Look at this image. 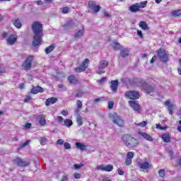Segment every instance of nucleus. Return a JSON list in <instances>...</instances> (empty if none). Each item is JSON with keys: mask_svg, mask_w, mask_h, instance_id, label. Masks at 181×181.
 Here are the masks:
<instances>
[{"mask_svg": "<svg viewBox=\"0 0 181 181\" xmlns=\"http://www.w3.org/2000/svg\"><path fill=\"white\" fill-rule=\"evenodd\" d=\"M32 30L34 33L33 46L36 47L43 42V25L39 21H35L32 25Z\"/></svg>", "mask_w": 181, "mask_h": 181, "instance_id": "nucleus-1", "label": "nucleus"}, {"mask_svg": "<svg viewBox=\"0 0 181 181\" xmlns=\"http://www.w3.org/2000/svg\"><path fill=\"white\" fill-rule=\"evenodd\" d=\"M129 84L130 86H136V87H141L146 91V94H151L155 93V87L149 85L146 81L140 78H134L129 80Z\"/></svg>", "mask_w": 181, "mask_h": 181, "instance_id": "nucleus-2", "label": "nucleus"}, {"mask_svg": "<svg viewBox=\"0 0 181 181\" xmlns=\"http://www.w3.org/2000/svg\"><path fill=\"white\" fill-rule=\"evenodd\" d=\"M120 141L123 144H124L125 146L129 148L130 149L137 148V146L139 145V141L129 134H122L120 137Z\"/></svg>", "mask_w": 181, "mask_h": 181, "instance_id": "nucleus-3", "label": "nucleus"}, {"mask_svg": "<svg viewBox=\"0 0 181 181\" xmlns=\"http://www.w3.org/2000/svg\"><path fill=\"white\" fill-rule=\"evenodd\" d=\"M108 117L111 121H112L113 124H115L117 127H120V128H123V127H124L125 122L121 116L117 114V112L110 113Z\"/></svg>", "mask_w": 181, "mask_h": 181, "instance_id": "nucleus-4", "label": "nucleus"}, {"mask_svg": "<svg viewBox=\"0 0 181 181\" xmlns=\"http://www.w3.org/2000/svg\"><path fill=\"white\" fill-rule=\"evenodd\" d=\"M34 60L35 56L28 55L21 64L23 70H25V71L30 70L32 69V63H33Z\"/></svg>", "mask_w": 181, "mask_h": 181, "instance_id": "nucleus-5", "label": "nucleus"}, {"mask_svg": "<svg viewBox=\"0 0 181 181\" xmlns=\"http://www.w3.org/2000/svg\"><path fill=\"white\" fill-rule=\"evenodd\" d=\"M156 54L160 61L163 63H168L169 62V56L166 54V49L159 48L156 50Z\"/></svg>", "mask_w": 181, "mask_h": 181, "instance_id": "nucleus-6", "label": "nucleus"}, {"mask_svg": "<svg viewBox=\"0 0 181 181\" xmlns=\"http://www.w3.org/2000/svg\"><path fill=\"white\" fill-rule=\"evenodd\" d=\"M89 64L90 59L86 58L84 61L82 62L79 66L74 68V70L75 73H83V71H86V70H87Z\"/></svg>", "mask_w": 181, "mask_h": 181, "instance_id": "nucleus-7", "label": "nucleus"}, {"mask_svg": "<svg viewBox=\"0 0 181 181\" xmlns=\"http://www.w3.org/2000/svg\"><path fill=\"white\" fill-rule=\"evenodd\" d=\"M124 96L129 100H138L141 97V94L136 90H128L125 93Z\"/></svg>", "mask_w": 181, "mask_h": 181, "instance_id": "nucleus-8", "label": "nucleus"}, {"mask_svg": "<svg viewBox=\"0 0 181 181\" xmlns=\"http://www.w3.org/2000/svg\"><path fill=\"white\" fill-rule=\"evenodd\" d=\"M13 161L15 165H17V166H19L20 168H26V166L30 165V163L23 160L21 158H16Z\"/></svg>", "mask_w": 181, "mask_h": 181, "instance_id": "nucleus-9", "label": "nucleus"}, {"mask_svg": "<svg viewBox=\"0 0 181 181\" xmlns=\"http://www.w3.org/2000/svg\"><path fill=\"white\" fill-rule=\"evenodd\" d=\"M96 170H102V172H112L114 170V166L111 164L107 165H99L95 168Z\"/></svg>", "mask_w": 181, "mask_h": 181, "instance_id": "nucleus-10", "label": "nucleus"}, {"mask_svg": "<svg viewBox=\"0 0 181 181\" xmlns=\"http://www.w3.org/2000/svg\"><path fill=\"white\" fill-rule=\"evenodd\" d=\"M88 8L93 11L94 13H98L100 9H101V6L96 5L95 1H90L88 3Z\"/></svg>", "mask_w": 181, "mask_h": 181, "instance_id": "nucleus-11", "label": "nucleus"}, {"mask_svg": "<svg viewBox=\"0 0 181 181\" xmlns=\"http://www.w3.org/2000/svg\"><path fill=\"white\" fill-rule=\"evenodd\" d=\"M137 165L139 169H143V170H146V172H149V169H151V168L153 166L152 164L147 161L143 163L139 162L137 163Z\"/></svg>", "mask_w": 181, "mask_h": 181, "instance_id": "nucleus-12", "label": "nucleus"}, {"mask_svg": "<svg viewBox=\"0 0 181 181\" xmlns=\"http://www.w3.org/2000/svg\"><path fill=\"white\" fill-rule=\"evenodd\" d=\"M129 104L132 110L136 111V112H138L139 114V112H141V105H139V104H138L136 101L129 100Z\"/></svg>", "mask_w": 181, "mask_h": 181, "instance_id": "nucleus-13", "label": "nucleus"}, {"mask_svg": "<svg viewBox=\"0 0 181 181\" xmlns=\"http://www.w3.org/2000/svg\"><path fill=\"white\" fill-rule=\"evenodd\" d=\"M164 105L168 107V110L170 115H173V110H175V105L170 103V100H165L164 103Z\"/></svg>", "mask_w": 181, "mask_h": 181, "instance_id": "nucleus-14", "label": "nucleus"}, {"mask_svg": "<svg viewBox=\"0 0 181 181\" xmlns=\"http://www.w3.org/2000/svg\"><path fill=\"white\" fill-rule=\"evenodd\" d=\"M16 40H18V36L16 35H11L7 38V45L12 46L16 43Z\"/></svg>", "mask_w": 181, "mask_h": 181, "instance_id": "nucleus-15", "label": "nucleus"}, {"mask_svg": "<svg viewBox=\"0 0 181 181\" xmlns=\"http://www.w3.org/2000/svg\"><path fill=\"white\" fill-rule=\"evenodd\" d=\"M129 11L132 12V13H136V12H139L141 11V8H139V4L135 3L134 4H132L129 7Z\"/></svg>", "mask_w": 181, "mask_h": 181, "instance_id": "nucleus-16", "label": "nucleus"}, {"mask_svg": "<svg viewBox=\"0 0 181 181\" xmlns=\"http://www.w3.org/2000/svg\"><path fill=\"white\" fill-rule=\"evenodd\" d=\"M67 80L69 84H74V86L78 84V78L76 77L74 74L68 76Z\"/></svg>", "mask_w": 181, "mask_h": 181, "instance_id": "nucleus-17", "label": "nucleus"}, {"mask_svg": "<svg viewBox=\"0 0 181 181\" xmlns=\"http://www.w3.org/2000/svg\"><path fill=\"white\" fill-rule=\"evenodd\" d=\"M119 85V82L118 80H115L111 81L110 89L112 93H118V86Z\"/></svg>", "mask_w": 181, "mask_h": 181, "instance_id": "nucleus-18", "label": "nucleus"}, {"mask_svg": "<svg viewBox=\"0 0 181 181\" xmlns=\"http://www.w3.org/2000/svg\"><path fill=\"white\" fill-rule=\"evenodd\" d=\"M43 91H45L43 90V88H42V86H34L31 88V94H37L38 93H43Z\"/></svg>", "mask_w": 181, "mask_h": 181, "instance_id": "nucleus-19", "label": "nucleus"}, {"mask_svg": "<svg viewBox=\"0 0 181 181\" xmlns=\"http://www.w3.org/2000/svg\"><path fill=\"white\" fill-rule=\"evenodd\" d=\"M171 136L172 135L170 134H163L161 136V139L163 142H165V144H169L172 142Z\"/></svg>", "mask_w": 181, "mask_h": 181, "instance_id": "nucleus-20", "label": "nucleus"}, {"mask_svg": "<svg viewBox=\"0 0 181 181\" xmlns=\"http://www.w3.org/2000/svg\"><path fill=\"white\" fill-rule=\"evenodd\" d=\"M56 103H57V98L54 97H52L46 100L45 105L47 107H49V105H52V104H56Z\"/></svg>", "mask_w": 181, "mask_h": 181, "instance_id": "nucleus-21", "label": "nucleus"}, {"mask_svg": "<svg viewBox=\"0 0 181 181\" xmlns=\"http://www.w3.org/2000/svg\"><path fill=\"white\" fill-rule=\"evenodd\" d=\"M75 145L76 149H79L81 151H86V148H87V146L83 143L76 142Z\"/></svg>", "mask_w": 181, "mask_h": 181, "instance_id": "nucleus-22", "label": "nucleus"}, {"mask_svg": "<svg viewBox=\"0 0 181 181\" xmlns=\"http://www.w3.org/2000/svg\"><path fill=\"white\" fill-rule=\"evenodd\" d=\"M139 134L143 136V138H144V139H146V141H149L150 142L153 141V138L152 136H151V135H149L147 133L145 132H141L139 133Z\"/></svg>", "mask_w": 181, "mask_h": 181, "instance_id": "nucleus-23", "label": "nucleus"}, {"mask_svg": "<svg viewBox=\"0 0 181 181\" xmlns=\"http://www.w3.org/2000/svg\"><path fill=\"white\" fill-rule=\"evenodd\" d=\"M59 11L62 15H67V13H69L71 11V8L69 6H65L59 8Z\"/></svg>", "mask_w": 181, "mask_h": 181, "instance_id": "nucleus-24", "label": "nucleus"}, {"mask_svg": "<svg viewBox=\"0 0 181 181\" xmlns=\"http://www.w3.org/2000/svg\"><path fill=\"white\" fill-rule=\"evenodd\" d=\"M54 49H56V44H52L49 47H47L45 48L46 54H49V53H52V52H53V50H54Z\"/></svg>", "mask_w": 181, "mask_h": 181, "instance_id": "nucleus-25", "label": "nucleus"}, {"mask_svg": "<svg viewBox=\"0 0 181 181\" xmlns=\"http://www.w3.org/2000/svg\"><path fill=\"white\" fill-rule=\"evenodd\" d=\"M139 26L143 30H149V27L148 26V24H146V21H140L139 23Z\"/></svg>", "mask_w": 181, "mask_h": 181, "instance_id": "nucleus-26", "label": "nucleus"}, {"mask_svg": "<svg viewBox=\"0 0 181 181\" xmlns=\"http://www.w3.org/2000/svg\"><path fill=\"white\" fill-rule=\"evenodd\" d=\"M39 124L41 127H43V125H46V118H45V115H40L39 116Z\"/></svg>", "mask_w": 181, "mask_h": 181, "instance_id": "nucleus-27", "label": "nucleus"}, {"mask_svg": "<svg viewBox=\"0 0 181 181\" xmlns=\"http://www.w3.org/2000/svg\"><path fill=\"white\" fill-rule=\"evenodd\" d=\"M171 15H172V16H173V18H180V16H181V9L173 11L171 12Z\"/></svg>", "mask_w": 181, "mask_h": 181, "instance_id": "nucleus-28", "label": "nucleus"}, {"mask_svg": "<svg viewBox=\"0 0 181 181\" xmlns=\"http://www.w3.org/2000/svg\"><path fill=\"white\" fill-rule=\"evenodd\" d=\"M107 66H108V62L107 60H103L100 62L98 68L100 69H104Z\"/></svg>", "mask_w": 181, "mask_h": 181, "instance_id": "nucleus-29", "label": "nucleus"}, {"mask_svg": "<svg viewBox=\"0 0 181 181\" xmlns=\"http://www.w3.org/2000/svg\"><path fill=\"white\" fill-rule=\"evenodd\" d=\"M120 56L123 58L127 57V56H129V50L128 49H123L120 51Z\"/></svg>", "mask_w": 181, "mask_h": 181, "instance_id": "nucleus-30", "label": "nucleus"}, {"mask_svg": "<svg viewBox=\"0 0 181 181\" xmlns=\"http://www.w3.org/2000/svg\"><path fill=\"white\" fill-rule=\"evenodd\" d=\"M84 35V28L83 27L82 30H79L76 33L74 34V37L79 39L81 36Z\"/></svg>", "mask_w": 181, "mask_h": 181, "instance_id": "nucleus-31", "label": "nucleus"}, {"mask_svg": "<svg viewBox=\"0 0 181 181\" xmlns=\"http://www.w3.org/2000/svg\"><path fill=\"white\" fill-rule=\"evenodd\" d=\"M64 124L65 127H68L69 128H70V127L73 125V120L70 119H66L64 120Z\"/></svg>", "mask_w": 181, "mask_h": 181, "instance_id": "nucleus-32", "label": "nucleus"}, {"mask_svg": "<svg viewBox=\"0 0 181 181\" xmlns=\"http://www.w3.org/2000/svg\"><path fill=\"white\" fill-rule=\"evenodd\" d=\"M13 25L17 29H21L22 28V23H21V21L19 19H16L13 22Z\"/></svg>", "mask_w": 181, "mask_h": 181, "instance_id": "nucleus-33", "label": "nucleus"}, {"mask_svg": "<svg viewBox=\"0 0 181 181\" xmlns=\"http://www.w3.org/2000/svg\"><path fill=\"white\" fill-rule=\"evenodd\" d=\"M76 122L78 127H81V125H83V117H81V116L80 115L77 116Z\"/></svg>", "mask_w": 181, "mask_h": 181, "instance_id": "nucleus-34", "label": "nucleus"}, {"mask_svg": "<svg viewBox=\"0 0 181 181\" xmlns=\"http://www.w3.org/2000/svg\"><path fill=\"white\" fill-rule=\"evenodd\" d=\"M83 95H84V92H83V90H78L76 91L75 97L76 98H81V97H83Z\"/></svg>", "mask_w": 181, "mask_h": 181, "instance_id": "nucleus-35", "label": "nucleus"}, {"mask_svg": "<svg viewBox=\"0 0 181 181\" xmlns=\"http://www.w3.org/2000/svg\"><path fill=\"white\" fill-rule=\"evenodd\" d=\"M139 4V8H146V5L148 4V1H141Z\"/></svg>", "mask_w": 181, "mask_h": 181, "instance_id": "nucleus-36", "label": "nucleus"}, {"mask_svg": "<svg viewBox=\"0 0 181 181\" xmlns=\"http://www.w3.org/2000/svg\"><path fill=\"white\" fill-rule=\"evenodd\" d=\"M29 142H30V141H27L25 143L22 144L21 145V146H19L17 149L18 151H21L22 149H23V148H25V146H28V145H29Z\"/></svg>", "mask_w": 181, "mask_h": 181, "instance_id": "nucleus-37", "label": "nucleus"}, {"mask_svg": "<svg viewBox=\"0 0 181 181\" xmlns=\"http://www.w3.org/2000/svg\"><path fill=\"white\" fill-rule=\"evenodd\" d=\"M136 125L137 127H141V128H145V127H146V125H148V122L146 121H143L139 124H136Z\"/></svg>", "mask_w": 181, "mask_h": 181, "instance_id": "nucleus-38", "label": "nucleus"}, {"mask_svg": "<svg viewBox=\"0 0 181 181\" xmlns=\"http://www.w3.org/2000/svg\"><path fill=\"white\" fill-rule=\"evenodd\" d=\"M84 166V163H81L80 164H74V168L75 170H78V169H81Z\"/></svg>", "mask_w": 181, "mask_h": 181, "instance_id": "nucleus-39", "label": "nucleus"}, {"mask_svg": "<svg viewBox=\"0 0 181 181\" xmlns=\"http://www.w3.org/2000/svg\"><path fill=\"white\" fill-rule=\"evenodd\" d=\"M47 143V138H46V137L40 138V144L41 145L44 146Z\"/></svg>", "mask_w": 181, "mask_h": 181, "instance_id": "nucleus-40", "label": "nucleus"}, {"mask_svg": "<svg viewBox=\"0 0 181 181\" xmlns=\"http://www.w3.org/2000/svg\"><path fill=\"white\" fill-rule=\"evenodd\" d=\"M113 49L115 50H119L121 49V45L118 42H114Z\"/></svg>", "mask_w": 181, "mask_h": 181, "instance_id": "nucleus-41", "label": "nucleus"}, {"mask_svg": "<svg viewBox=\"0 0 181 181\" xmlns=\"http://www.w3.org/2000/svg\"><path fill=\"white\" fill-rule=\"evenodd\" d=\"M76 105H77L78 110H81L83 108V103L81 102V100H78L76 101Z\"/></svg>", "mask_w": 181, "mask_h": 181, "instance_id": "nucleus-42", "label": "nucleus"}, {"mask_svg": "<svg viewBox=\"0 0 181 181\" xmlns=\"http://www.w3.org/2000/svg\"><path fill=\"white\" fill-rule=\"evenodd\" d=\"M125 164L127 166H129V165H132V158H126Z\"/></svg>", "mask_w": 181, "mask_h": 181, "instance_id": "nucleus-43", "label": "nucleus"}, {"mask_svg": "<svg viewBox=\"0 0 181 181\" xmlns=\"http://www.w3.org/2000/svg\"><path fill=\"white\" fill-rule=\"evenodd\" d=\"M134 152L132 151H129L127 154V158L129 159H133L134 158Z\"/></svg>", "mask_w": 181, "mask_h": 181, "instance_id": "nucleus-44", "label": "nucleus"}, {"mask_svg": "<svg viewBox=\"0 0 181 181\" xmlns=\"http://www.w3.org/2000/svg\"><path fill=\"white\" fill-rule=\"evenodd\" d=\"M158 175L160 177H165V170L163 169L159 170Z\"/></svg>", "mask_w": 181, "mask_h": 181, "instance_id": "nucleus-45", "label": "nucleus"}, {"mask_svg": "<svg viewBox=\"0 0 181 181\" xmlns=\"http://www.w3.org/2000/svg\"><path fill=\"white\" fill-rule=\"evenodd\" d=\"M103 16L105 18H111V14L108 13L106 10L103 11Z\"/></svg>", "mask_w": 181, "mask_h": 181, "instance_id": "nucleus-46", "label": "nucleus"}, {"mask_svg": "<svg viewBox=\"0 0 181 181\" xmlns=\"http://www.w3.org/2000/svg\"><path fill=\"white\" fill-rule=\"evenodd\" d=\"M73 23V21L69 20L65 24L63 25L64 28H67L68 26H70Z\"/></svg>", "mask_w": 181, "mask_h": 181, "instance_id": "nucleus-47", "label": "nucleus"}, {"mask_svg": "<svg viewBox=\"0 0 181 181\" xmlns=\"http://www.w3.org/2000/svg\"><path fill=\"white\" fill-rule=\"evenodd\" d=\"M30 100H32V96L26 95L25 98H24V103H29Z\"/></svg>", "mask_w": 181, "mask_h": 181, "instance_id": "nucleus-48", "label": "nucleus"}, {"mask_svg": "<svg viewBox=\"0 0 181 181\" xmlns=\"http://www.w3.org/2000/svg\"><path fill=\"white\" fill-rule=\"evenodd\" d=\"M108 108L109 110H112V108H114V102L112 100L108 103Z\"/></svg>", "mask_w": 181, "mask_h": 181, "instance_id": "nucleus-49", "label": "nucleus"}, {"mask_svg": "<svg viewBox=\"0 0 181 181\" xmlns=\"http://www.w3.org/2000/svg\"><path fill=\"white\" fill-rule=\"evenodd\" d=\"M105 98H97L94 100V102L95 103H100L101 101H105Z\"/></svg>", "mask_w": 181, "mask_h": 181, "instance_id": "nucleus-50", "label": "nucleus"}, {"mask_svg": "<svg viewBox=\"0 0 181 181\" xmlns=\"http://www.w3.org/2000/svg\"><path fill=\"white\" fill-rule=\"evenodd\" d=\"M137 35L140 37V39H144V34H142V31L140 30H137Z\"/></svg>", "mask_w": 181, "mask_h": 181, "instance_id": "nucleus-51", "label": "nucleus"}, {"mask_svg": "<svg viewBox=\"0 0 181 181\" xmlns=\"http://www.w3.org/2000/svg\"><path fill=\"white\" fill-rule=\"evenodd\" d=\"M64 146L65 149H70L71 148V146L69 143H64Z\"/></svg>", "mask_w": 181, "mask_h": 181, "instance_id": "nucleus-52", "label": "nucleus"}, {"mask_svg": "<svg viewBox=\"0 0 181 181\" xmlns=\"http://www.w3.org/2000/svg\"><path fill=\"white\" fill-rule=\"evenodd\" d=\"M74 177L75 179H80V178L81 177V174L75 173L74 174Z\"/></svg>", "mask_w": 181, "mask_h": 181, "instance_id": "nucleus-53", "label": "nucleus"}, {"mask_svg": "<svg viewBox=\"0 0 181 181\" xmlns=\"http://www.w3.org/2000/svg\"><path fill=\"white\" fill-rule=\"evenodd\" d=\"M62 115H64V117H67L69 115V111L67 110H62L61 112Z\"/></svg>", "mask_w": 181, "mask_h": 181, "instance_id": "nucleus-54", "label": "nucleus"}, {"mask_svg": "<svg viewBox=\"0 0 181 181\" xmlns=\"http://www.w3.org/2000/svg\"><path fill=\"white\" fill-rule=\"evenodd\" d=\"M57 144L58 145H63V144H64V141L62 139H59V140H57Z\"/></svg>", "mask_w": 181, "mask_h": 181, "instance_id": "nucleus-55", "label": "nucleus"}, {"mask_svg": "<svg viewBox=\"0 0 181 181\" xmlns=\"http://www.w3.org/2000/svg\"><path fill=\"white\" fill-rule=\"evenodd\" d=\"M31 127H32V124H30V123H26L25 124V129H30V128H31Z\"/></svg>", "mask_w": 181, "mask_h": 181, "instance_id": "nucleus-56", "label": "nucleus"}, {"mask_svg": "<svg viewBox=\"0 0 181 181\" xmlns=\"http://www.w3.org/2000/svg\"><path fill=\"white\" fill-rule=\"evenodd\" d=\"M104 81H107V77H103L100 78V80H99V83H100V84H103Z\"/></svg>", "mask_w": 181, "mask_h": 181, "instance_id": "nucleus-57", "label": "nucleus"}, {"mask_svg": "<svg viewBox=\"0 0 181 181\" xmlns=\"http://www.w3.org/2000/svg\"><path fill=\"white\" fill-rule=\"evenodd\" d=\"M117 172L120 176H124V170H121V168L117 169Z\"/></svg>", "mask_w": 181, "mask_h": 181, "instance_id": "nucleus-58", "label": "nucleus"}, {"mask_svg": "<svg viewBox=\"0 0 181 181\" xmlns=\"http://www.w3.org/2000/svg\"><path fill=\"white\" fill-rule=\"evenodd\" d=\"M57 119L59 122H63V121H64V119H63L62 116H57Z\"/></svg>", "mask_w": 181, "mask_h": 181, "instance_id": "nucleus-59", "label": "nucleus"}, {"mask_svg": "<svg viewBox=\"0 0 181 181\" xmlns=\"http://www.w3.org/2000/svg\"><path fill=\"white\" fill-rule=\"evenodd\" d=\"M67 180H69L67 175H63L61 181H67Z\"/></svg>", "mask_w": 181, "mask_h": 181, "instance_id": "nucleus-60", "label": "nucleus"}, {"mask_svg": "<svg viewBox=\"0 0 181 181\" xmlns=\"http://www.w3.org/2000/svg\"><path fill=\"white\" fill-rule=\"evenodd\" d=\"M155 60H156V55H154V56L151 58V61H150V63H151V64L155 63Z\"/></svg>", "mask_w": 181, "mask_h": 181, "instance_id": "nucleus-61", "label": "nucleus"}, {"mask_svg": "<svg viewBox=\"0 0 181 181\" xmlns=\"http://www.w3.org/2000/svg\"><path fill=\"white\" fill-rule=\"evenodd\" d=\"M1 37L3 39H6V37H8V33H3L2 35H1Z\"/></svg>", "mask_w": 181, "mask_h": 181, "instance_id": "nucleus-62", "label": "nucleus"}, {"mask_svg": "<svg viewBox=\"0 0 181 181\" xmlns=\"http://www.w3.org/2000/svg\"><path fill=\"white\" fill-rule=\"evenodd\" d=\"M102 181H111V179H110L108 177H104Z\"/></svg>", "mask_w": 181, "mask_h": 181, "instance_id": "nucleus-63", "label": "nucleus"}, {"mask_svg": "<svg viewBox=\"0 0 181 181\" xmlns=\"http://www.w3.org/2000/svg\"><path fill=\"white\" fill-rule=\"evenodd\" d=\"M177 166H180L181 168V158L178 160L177 163Z\"/></svg>", "mask_w": 181, "mask_h": 181, "instance_id": "nucleus-64", "label": "nucleus"}]
</instances>
